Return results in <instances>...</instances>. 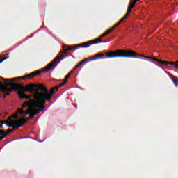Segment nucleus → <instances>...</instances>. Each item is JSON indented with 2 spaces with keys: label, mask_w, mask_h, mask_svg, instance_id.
Here are the masks:
<instances>
[{
  "label": "nucleus",
  "mask_w": 178,
  "mask_h": 178,
  "mask_svg": "<svg viewBox=\"0 0 178 178\" xmlns=\"http://www.w3.org/2000/svg\"><path fill=\"white\" fill-rule=\"evenodd\" d=\"M3 81H6L5 86L1 88V92H3V98H6L8 95H10L12 91H26L28 92H36L37 84L31 83L24 86L21 84L13 83L17 78L13 79H3L1 78Z\"/></svg>",
  "instance_id": "nucleus-1"
},
{
  "label": "nucleus",
  "mask_w": 178,
  "mask_h": 178,
  "mask_svg": "<svg viewBox=\"0 0 178 178\" xmlns=\"http://www.w3.org/2000/svg\"><path fill=\"white\" fill-rule=\"evenodd\" d=\"M137 55L138 54L136 53V51L128 49H118L115 51H111L107 54H96L95 56H93L90 60H97V59H106V58H138Z\"/></svg>",
  "instance_id": "nucleus-2"
},
{
  "label": "nucleus",
  "mask_w": 178,
  "mask_h": 178,
  "mask_svg": "<svg viewBox=\"0 0 178 178\" xmlns=\"http://www.w3.org/2000/svg\"><path fill=\"white\" fill-rule=\"evenodd\" d=\"M58 86L51 88L49 91L42 84H36V92L33 93L34 99H40L42 104H45L47 101L49 102L52 99V95L55 94V90L58 91Z\"/></svg>",
  "instance_id": "nucleus-3"
},
{
  "label": "nucleus",
  "mask_w": 178,
  "mask_h": 178,
  "mask_svg": "<svg viewBox=\"0 0 178 178\" xmlns=\"http://www.w3.org/2000/svg\"><path fill=\"white\" fill-rule=\"evenodd\" d=\"M35 101L33 102L32 104V107H29V117L27 119H33L35 115H38L40 112H42L44 109H45V104L42 103L41 100L39 99H34Z\"/></svg>",
  "instance_id": "nucleus-4"
},
{
  "label": "nucleus",
  "mask_w": 178,
  "mask_h": 178,
  "mask_svg": "<svg viewBox=\"0 0 178 178\" xmlns=\"http://www.w3.org/2000/svg\"><path fill=\"white\" fill-rule=\"evenodd\" d=\"M67 49H66V47L63 46V51H60L57 56L54 59V60L48 64L46 67L44 68V72H49V70H54L58 65L60 63V60H63L65 59V55L67 54Z\"/></svg>",
  "instance_id": "nucleus-5"
},
{
  "label": "nucleus",
  "mask_w": 178,
  "mask_h": 178,
  "mask_svg": "<svg viewBox=\"0 0 178 178\" xmlns=\"http://www.w3.org/2000/svg\"><path fill=\"white\" fill-rule=\"evenodd\" d=\"M17 123H13V125L15 124V126H13V129H8L7 130V133H6V134H9L10 133H13V130L16 129H19V127H22V126H23V124L27 123V120L26 119V118H22V119H19L17 120Z\"/></svg>",
  "instance_id": "nucleus-6"
},
{
  "label": "nucleus",
  "mask_w": 178,
  "mask_h": 178,
  "mask_svg": "<svg viewBox=\"0 0 178 178\" xmlns=\"http://www.w3.org/2000/svg\"><path fill=\"white\" fill-rule=\"evenodd\" d=\"M132 0H131V1L129 2V4L128 6V9H127V12L125 14V15L119 21L120 23H122L124 20H125V19H127V16H129V15H130V12H131V10L133 9V8H134V6H136V5L133 4L132 3Z\"/></svg>",
  "instance_id": "nucleus-7"
},
{
  "label": "nucleus",
  "mask_w": 178,
  "mask_h": 178,
  "mask_svg": "<svg viewBox=\"0 0 178 178\" xmlns=\"http://www.w3.org/2000/svg\"><path fill=\"white\" fill-rule=\"evenodd\" d=\"M138 55H136L138 59H140V57L138 56H142V58H146L147 59H152V60H154V62H157V63H160V65H162V60L156 58L155 56H145L144 55H140L138 53H137Z\"/></svg>",
  "instance_id": "nucleus-8"
},
{
  "label": "nucleus",
  "mask_w": 178,
  "mask_h": 178,
  "mask_svg": "<svg viewBox=\"0 0 178 178\" xmlns=\"http://www.w3.org/2000/svg\"><path fill=\"white\" fill-rule=\"evenodd\" d=\"M38 100L29 99V101L25 102L24 104L22 106V109H24L26 106H29V108H33V102H38Z\"/></svg>",
  "instance_id": "nucleus-9"
},
{
  "label": "nucleus",
  "mask_w": 178,
  "mask_h": 178,
  "mask_svg": "<svg viewBox=\"0 0 178 178\" xmlns=\"http://www.w3.org/2000/svg\"><path fill=\"white\" fill-rule=\"evenodd\" d=\"M161 65H163V66H168V65H171L172 66H174L175 69H178V60L177 62L162 61Z\"/></svg>",
  "instance_id": "nucleus-10"
},
{
  "label": "nucleus",
  "mask_w": 178,
  "mask_h": 178,
  "mask_svg": "<svg viewBox=\"0 0 178 178\" xmlns=\"http://www.w3.org/2000/svg\"><path fill=\"white\" fill-rule=\"evenodd\" d=\"M1 124H0V129H2L3 124H6V126H8V127H13V123L17 124L19 123V121L15 120V121H11L12 123H9L8 122L5 121H0Z\"/></svg>",
  "instance_id": "nucleus-11"
},
{
  "label": "nucleus",
  "mask_w": 178,
  "mask_h": 178,
  "mask_svg": "<svg viewBox=\"0 0 178 178\" xmlns=\"http://www.w3.org/2000/svg\"><path fill=\"white\" fill-rule=\"evenodd\" d=\"M90 47H91V44L90 43V41H88V42L77 44L76 46H75V48L78 49V48H90Z\"/></svg>",
  "instance_id": "nucleus-12"
},
{
  "label": "nucleus",
  "mask_w": 178,
  "mask_h": 178,
  "mask_svg": "<svg viewBox=\"0 0 178 178\" xmlns=\"http://www.w3.org/2000/svg\"><path fill=\"white\" fill-rule=\"evenodd\" d=\"M89 61L90 60H88V58L83 60L82 61L79 62L73 70H75L76 69H78V67H83V66H84V65H86V63Z\"/></svg>",
  "instance_id": "nucleus-13"
},
{
  "label": "nucleus",
  "mask_w": 178,
  "mask_h": 178,
  "mask_svg": "<svg viewBox=\"0 0 178 178\" xmlns=\"http://www.w3.org/2000/svg\"><path fill=\"white\" fill-rule=\"evenodd\" d=\"M120 22L119 21L115 25H114L113 27L110 28L108 30H107L104 34L106 35H108V34H109L110 33H112V31H113V30H115V29H116V27H118V26H119L120 24Z\"/></svg>",
  "instance_id": "nucleus-14"
},
{
  "label": "nucleus",
  "mask_w": 178,
  "mask_h": 178,
  "mask_svg": "<svg viewBox=\"0 0 178 178\" xmlns=\"http://www.w3.org/2000/svg\"><path fill=\"white\" fill-rule=\"evenodd\" d=\"M120 22L119 21L115 25H114L113 27L110 28L108 30H107L104 34L106 35H108V34H109L110 33H112V31H113V30H115V29H116V27H118V26H119L120 24Z\"/></svg>",
  "instance_id": "nucleus-15"
},
{
  "label": "nucleus",
  "mask_w": 178,
  "mask_h": 178,
  "mask_svg": "<svg viewBox=\"0 0 178 178\" xmlns=\"http://www.w3.org/2000/svg\"><path fill=\"white\" fill-rule=\"evenodd\" d=\"M17 113H19V115H21V116H26V115H29V113H30L29 112V108L27 110V111L22 109V108H19L17 111Z\"/></svg>",
  "instance_id": "nucleus-16"
},
{
  "label": "nucleus",
  "mask_w": 178,
  "mask_h": 178,
  "mask_svg": "<svg viewBox=\"0 0 178 178\" xmlns=\"http://www.w3.org/2000/svg\"><path fill=\"white\" fill-rule=\"evenodd\" d=\"M90 45H94V44H99V42H102V39L101 38H97L95 40L89 41Z\"/></svg>",
  "instance_id": "nucleus-17"
},
{
  "label": "nucleus",
  "mask_w": 178,
  "mask_h": 178,
  "mask_svg": "<svg viewBox=\"0 0 178 178\" xmlns=\"http://www.w3.org/2000/svg\"><path fill=\"white\" fill-rule=\"evenodd\" d=\"M46 67H44L42 71L41 70H36L34 71L33 72H31V74H32V77H35V76H38L40 74H41V73H42V72H48V71H45L44 69H46Z\"/></svg>",
  "instance_id": "nucleus-18"
},
{
  "label": "nucleus",
  "mask_w": 178,
  "mask_h": 178,
  "mask_svg": "<svg viewBox=\"0 0 178 178\" xmlns=\"http://www.w3.org/2000/svg\"><path fill=\"white\" fill-rule=\"evenodd\" d=\"M31 77H33V75L31 74V73L26 74L24 76H20L18 77V80H26V79H31Z\"/></svg>",
  "instance_id": "nucleus-19"
},
{
  "label": "nucleus",
  "mask_w": 178,
  "mask_h": 178,
  "mask_svg": "<svg viewBox=\"0 0 178 178\" xmlns=\"http://www.w3.org/2000/svg\"><path fill=\"white\" fill-rule=\"evenodd\" d=\"M24 92H27V91H19V92H18V95H19L20 99H26V94H24Z\"/></svg>",
  "instance_id": "nucleus-20"
},
{
  "label": "nucleus",
  "mask_w": 178,
  "mask_h": 178,
  "mask_svg": "<svg viewBox=\"0 0 178 178\" xmlns=\"http://www.w3.org/2000/svg\"><path fill=\"white\" fill-rule=\"evenodd\" d=\"M171 80L173 82L174 85L175 86V87H178V80L177 78H176V76L171 75Z\"/></svg>",
  "instance_id": "nucleus-21"
},
{
  "label": "nucleus",
  "mask_w": 178,
  "mask_h": 178,
  "mask_svg": "<svg viewBox=\"0 0 178 178\" xmlns=\"http://www.w3.org/2000/svg\"><path fill=\"white\" fill-rule=\"evenodd\" d=\"M12 118H13L14 119H18V117L16 114H13L11 117H9L8 118V120L10 121V123H12V121L13 122V120H12Z\"/></svg>",
  "instance_id": "nucleus-22"
},
{
  "label": "nucleus",
  "mask_w": 178,
  "mask_h": 178,
  "mask_svg": "<svg viewBox=\"0 0 178 178\" xmlns=\"http://www.w3.org/2000/svg\"><path fill=\"white\" fill-rule=\"evenodd\" d=\"M72 73H74V70H71L69 72V74L67 76H65V80H67V79H69V77H70V74H72Z\"/></svg>",
  "instance_id": "nucleus-23"
},
{
  "label": "nucleus",
  "mask_w": 178,
  "mask_h": 178,
  "mask_svg": "<svg viewBox=\"0 0 178 178\" xmlns=\"http://www.w3.org/2000/svg\"><path fill=\"white\" fill-rule=\"evenodd\" d=\"M64 47H65L67 51H72V49L74 48L73 46H69V45H65Z\"/></svg>",
  "instance_id": "nucleus-24"
},
{
  "label": "nucleus",
  "mask_w": 178,
  "mask_h": 178,
  "mask_svg": "<svg viewBox=\"0 0 178 178\" xmlns=\"http://www.w3.org/2000/svg\"><path fill=\"white\" fill-rule=\"evenodd\" d=\"M66 83H67V80H65L62 83L58 85L57 86L58 87V88H60V87H63V86H65Z\"/></svg>",
  "instance_id": "nucleus-25"
},
{
  "label": "nucleus",
  "mask_w": 178,
  "mask_h": 178,
  "mask_svg": "<svg viewBox=\"0 0 178 178\" xmlns=\"http://www.w3.org/2000/svg\"><path fill=\"white\" fill-rule=\"evenodd\" d=\"M8 136V134H4L3 136H0V141H2L3 138H5Z\"/></svg>",
  "instance_id": "nucleus-26"
},
{
  "label": "nucleus",
  "mask_w": 178,
  "mask_h": 178,
  "mask_svg": "<svg viewBox=\"0 0 178 178\" xmlns=\"http://www.w3.org/2000/svg\"><path fill=\"white\" fill-rule=\"evenodd\" d=\"M3 134H6V132L3 130H0V136H3Z\"/></svg>",
  "instance_id": "nucleus-27"
},
{
  "label": "nucleus",
  "mask_w": 178,
  "mask_h": 178,
  "mask_svg": "<svg viewBox=\"0 0 178 178\" xmlns=\"http://www.w3.org/2000/svg\"><path fill=\"white\" fill-rule=\"evenodd\" d=\"M6 59H8V57L3 58L1 60H0V63H2V62H3V60H6Z\"/></svg>",
  "instance_id": "nucleus-28"
},
{
  "label": "nucleus",
  "mask_w": 178,
  "mask_h": 178,
  "mask_svg": "<svg viewBox=\"0 0 178 178\" xmlns=\"http://www.w3.org/2000/svg\"><path fill=\"white\" fill-rule=\"evenodd\" d=\"M105 35H106L105 34V33H102V34L100 35V37H99V38H100V39L102 40V38H103V37H105Z\"/></svg>",
  "instance_id": "nucleus-29"
},
{
  "label": "nucleus",
  "mask_w": 178,
  "mask_h": 178,
  "mask_svg": "<svg viewBox=\"0 0 178 178\" xmlns=\"http://www.w3.org/2000/svg\"><path fill=\"white\" fill-rule=\"evenodd\" d=\"M138 1H140V0H134V2L132 3L134 5H136V3H137V2H138Z\"/></svg>",
  "instance_id": "nucleus-30"
},
{
  "label": "nucleus",
  "mask_w": 178,
  "mask_h": 178,
  "mask_svg": "<svg viewBox=\"0 0 178 178\" xmlns=\"http://www.w3.org/2000/svg\"><path fill=\"white\" fill-rule=\"evenodd\" d=\"M30 97V95H25V99H29Z\"/></svg>",
  "instance_id": "nucleus-31"
},
{
  "label": "nucleus",
  "mask_w": 178,
  "mask_h": 178,
  "mask_svg": "<svg viewBox=\"0 0 178 178\" xmlns=\"http://www.w3.org/2000/svg\"><path fill=\"white\" fill-rule=\"evenodd\" d=\"M2 87H3V86H0V91H1V88H2Z\"/></svg>",
  "instance_id": "nucleus-32"
},
{
  "label": "nucleus",
  "mask_w": 178,
  "mask_h": 178,
  "mask_svg": "<svg viewBox=\"0 0 178 178\" xmlns=\"http://www.w3.org/2000/svg\"><path fill=\"white\" fill-rule=\"evenodd\" d=\"M74 107H75V108H77V106H76V105L74 106Z\"/></svg>",
  "instance_id": "nucleus-33"
}]
</instances>
